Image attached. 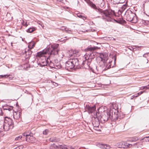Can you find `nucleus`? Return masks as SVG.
<instances>
[{
  "mask_svg": "<svg viewBox=\"0 0 149 149\" xmlns=\"http://www.w3.org/2000/svg\"><path fill=\"white\" fill-rule=\"evenodd\" d=\"M59 46L58 44H54L49 45L46 48L44 49L42 51L38 52L37 53L36 56L39 57L41 59H43L46 61H42V63H40V65L41 67H43L47 65V59H48V57H47L45 55L47 53L50 55H56L58 54V52L59 50L57 49Z\"/></svg>",
  "mask_w": 149,
  "mask_h": 149,
  "instance_id": "1",
  "label": "nucleus"
},
{
  "mask_svg": "<svg viewBox=\"0 0 149 149\" xmlns=\"http://www.w3.org/2000/svg\"><path fill=\"white\" fill-rule=\"evenodd\" d=\"M98 48L97 47L89 46L85 49V51L86 52V54L84 56L86 60L85 61H83L82 64H83L86 68L90 67V62L89 61V60L90 61L91 59L94 58L95 55L93 52Z\"/></svg>",
  "mask_w": 149,
  "mask_h": 149,
  "instance_id": "2",
  "label": "nucleus"
},
{
  "mask_svg": "<svg viewBox=\"0 0 149 149\" xmlns=\"http://www.w3.org/2000/svg\"><path fill=\"white\" fill-rule=\"evenodd\" d=\"M76 51H74L73 52L72 51L69 52V54L71 58L69 61L66 62L65 64V69L68 70L73 68L75 66L77 67L79 65L78 60L77 58H72L73 56H74L76 55Z\"/></svg>",
  "mask_w": 149,
  "mask_h": 149,
  "instance_id": "3",
  "label": "nucleus"
},
{
  "mask_svg": "<svg viewBox=\"0 0 149 149\" xmlns=\"http://www.w3.org/2000/svg\"><path fill=\"white\" fill-rule=\"evenodd\" d=\"M112 110H110L109 112L105 113L104 115L102 116L99 112H96V117L98 120L102 123H104L109 119H112V116H111V113Z\"/></svg>",
  "mask_w": 149,
  "mask_h": 149,
  "instance_id": "4",
  "label": "nucleus"
},
{
  "mask_svg": "<svg viewBox=\"0 0 149 149\" xmlns=\"http://www.w3.org/2000/svg\"><path fill=\"white\" fill-rule=\"evenodd\" d=\"M14 127V123L13 120L7 117H4L3 128L5 131H8L10 129H12Z\"/></svg>",
  "mask_w": 149,
  "mask_h": 149,
  "instance_id": "5",
  "label": "nucleus"
},
{
  "mask_svg": "<svg viewBox=\"0 0 149 149\" xmlns=\"http://www.w3.org/2000/svg\"><path fill=\"white\" fill-rule=\"evenodd\" d=\"M112 13L108 11V14L105 15V16L103 17V19L105 20L108 22H116L120 24H122L125 23L126 22L125 21L123 20L122 18H120L117 19V20L113 19L112 18Z\"/></svg>",
  "mask_w": 149,
  "mask_h": 149,
  "instance_id": "6",
  "label": "nucleus"
},
{
  "mask_svg": "<svg viewBox=\"0 0 149 149\" xmlns=\"http://www.w3.org/2000/svg\"><path fill=\"white\" fill-rule=\"evenodd\" d=\"M92 7L95 9L97 12L102 15V18L103 19V17L105 16V15L108 14V10H103L100 8H97L96 5L94 4H93L92 5Z\"/></svg>",
  "mask_w": 149,
  "mask_h": 149,
  "instance_id": "7",
  "label": "nucleus"
},
{
  "mask_svg": "<svg viewBox=\"0 0 149 149\" xmlns=\"http://www.w3.org/2000/svg\"><path fill=\"white\" fill-rule=\"evenodd\" d=\"M59 148H61L63 149H74V148L71 146H68V147H66L65 146L63 147L61 145L57 146L54 143L51 145L50 147V149H57Z\"/></svg>",
  "mask_w": 149,
  "mask_h": 149,
  "instance_id": "8",
  "label": "nucleus"
},
{
  "mask_svg": "<svg viewBox=\"0 0 149 149\" xmlns=\"http://www.w3.org/2000/svg\"><path fill=\"white\" fill-rule=\"evenodd\" d=\"M136 14L133 13L132 11L130 12V13L127 15L126 20L129 21L131 22L132 23H135L136 22L134 21V19Z\"/></svg>",
  "mask_w": 149,
  "mask_h": 149,
  "instance_id": "9",
  "label": "nucleus"
},
{
  "mask_svg": "<svg viewBox=\"0 0 149 149\" xmlns=\"http://www.w3.org/2000/svg\"><path fill=\"white\" fill-rule=\"evenodd\" d=\"M96 107L95 106L91 107L86 105V110L89 113H92L96 110Z\"/></svg>",
  "mask_w": 149,
  "mask_h": 149,
  "instance_id": "10",
  "label": "nucleus"
},
{
  "mask_svg": "<svg viewBox=\"0 0 149 149\" xmlns=\"http://www.w3.org/2000/svg\"><path fill=\"white\" fill-rule=\"evenodd\" d=\"M25 139L26 141L29 143H33L35 141V138L32 135H31L30 134L29 135H26Z\"/></svg>",
  "mask_w": 149,
  "mask_h": 149,
  "instance_id": "11",
  "label": "nucleus"
},
{
  "mask_svg": "<svg viewBox=\"0 0 149 149\" xmlns=\"http://www.w3.org/2000/svg\"><path fill=\"white\" fill-rule=\"evenodd\" d=\"M110 110L112 111L111 113H113L112 115H111V116H112V118H114V119H118L119 118V113L118 111L115 109L113 110Z\"/></svg>",
  "mask_w": 149,
  "mask_h": 149,
  "instance_id": "12",
  "label": "nucleus"
},
{
  "mask_svg": "<svg viewBox=\"0 0 149 149\" xmlns=\"http://www.w3.org/2000/svg\"><path fill=\"white\" fill-rule=\"evenodd\" d=\"M32 52L30 49H25L24 53L23 52V54H25V58L27 59L29 58L32 54Z\"/></svg>",
  "mask_w": 149,
  "mask_h": 149,
  "instance_id": "13",
  "label": "nucleus"
},
{
  "mask_svg": "<svg viewBox=\"0 0 149 149\" xmlns=\"http://www.w3.org/2000/svg\"><path fill=\"white\" fill-rule=\"evenodd\" d=\"M97 146L101 148L104 149H110L111 148V147L108 145L104 144H101L99 143L97 145Z\"/></svg>",
  "mask_w": 149,
  "mask_h": 149,
  "instance_id": "14",
  "label": "nucleus"
},
{
  "mask_svg": "<svg viewBox=\"0 0 149 149\" xmlns=\"http://www.w3.org/2000/svg\"><path fill=\"white\" fill-rule=\"evenodd\" d=\"M100 57L101 59V60L104 62L107 61L108 59V57L106 53H100Z\"/></svg>",
  "mask_w": 149,
  "mask_h": 149,
  "instance_id": "15",
  "label": "nucleus"
},
{
  "mask_svg": "<svg viewBox=\"0 0 149 149\" xmlns=\"http://www.w3.org/2000/svg\"><path fill=\"white\" fill-rule=\"evenodd\" d=\"M96 118H95L94 120L93 121L92 124L94 128H95L96 130H97V128L98 127L99 125V121L100 120H98Z\"/></svg>",
  "mask_w": 149,
  "mask_h": 149,
  "instance_id": "16",
  "label": "nucleus"
},
{
  "mask_svg": "<svg viewBox=\"0 0 149 149\" xmlns=\"http://www.w3.org/2000/svg\"><path fill=\"white\" fill-rule=\"evenodd\" d=\"M97 4L102 8L103 7L104 5V0H97Z\"/></svg>",
  "mask_w": 149,
  "mask_h": 149,
  "instance_id": "17",
  "label": "nucleus"
},
{
  "mask_svg": "<svg viewBox=\"0 0 149 149\" xmlns=\"http://www.w3.org/2000/svg\"><path fill=\"white\" fill-rule=\"evenodd\" d=\"M118 146H119V147L120 148H127V146H126V142L123 141L119 143Z\"/></svg>",
  "mask_w": 149,
  "mask_h": 149,
  "instance_id": "18",
  "label": "nucleus"
},
{
  "mask_svg": "<svg viewBox=\"0 0 149 149\" xmlns=\"http://www.w3.org/2000/svg\"><path fill=\"white\" fill-rule=\"evenodd\" d=\"M49 141L52 142H57L59 141V139L56 137H52L49 139Z\"/></svg>",
  "mask_w": 149,
  "mask_h": 149,
  "instance_id": "19",
  "label": "nucleus"
},
{
  "mask_svg": "<svg viewBox=\"0 0 149 149\" xmlns=\"http://www.w3.org/2000/svg\"><path fill=\"white\" fill-rule=\"evenodd\" d=\"M12 107H9L8 106H4L3 107V109L4 110H8L9 111L13 109Z\"/></svg>",
  "mask_w": 149,
  "mask_h": 149,
  "instance_id": "20",
  "label": "nucleus"
},
{
  "mask_svg": "<svg viewBox=\"0 0 149 149\" xmlns=\"http://www.w3.org/2000/svg\"><path fill=\"white\" fill-rule=\"evenodd\" d=\"M77 16L78 17L83 19L84 20L86 19V17L83 15V14L78 13L77 14Z\"/></svg>",
  "mask_w": 149,
  "mask_h": 149,
  "instance_id": "21",
  "label": "nucleus"
},
{
  "mask_svg": "<svg viewBox=\"0 0 149 149\" xmlns=\"http://www.w3.org/2000/svg\"><path fill=\"white\" fill-rule=\"evenodd\" d=\"M36 29L34 27H30L27 30V32L28 33H32L35 31Z\"/></svg>",
  "mask_w": 149,
  "mask_h": 149,
  "instance_id": "22",
  "label": "nucleus"
},
{
  "mask_svg": "<svg viewBox=\"0 0 149 149\" xmlns=\"http://www.w3.org/2000/svg\"><path fill=\"white\" fill-rule=\"evenodd\" d=\"M141 145H142V144L141 142H137L133 144L134 146H136L137 148L141 146Z\"/></svg>",
  "mask_w": 149,
  "mask_h": 149,
  "instance_id": "23",
  "label": "nucleus"
},
{
  "mask_svg": "<svg viewBox=\"0 0 149 149\" xmlns=\"http://www.w3.org/2000/svg\"><path fill=\"white\" fill-rule=\"evenodd\" d=\"M138 140V139L137 137H134L131 139L129 141L130 142H134Z\"/></svg>",
  "mask_w": 149,
  "mask_h": 149,
  "instance_id": "24",
  "label": "nucleus"
},
{
  "mask_svg": "<svg viewBox=\"0 0 149 149\" xmlns=\"http://www.w3.org/2000/svg\"><path fill=\"white\" fill-rule=\"evenodd\" d=\"M149 89V85L146 86H142L140 88V89L141 90L144 89Z\"/></svg>",
  "mask_w": 149,
  "mask_h": 149,
  "instance_id": "25",
  "label": "nucleus"
},
{
  "mask_svg": "<svg viewBox=\"0 0 149 149\" xmlns=\"http://www.w3.org/2000/svg\"><path fill=\"white\" fill-rule=\"evenodd\" d=\"M105 39H104L105 40H115V39L112 37H104Z\"/></svg>",
  "mask_w": 149,
  "mask_h": 149,
  "instance_id": "26",
  "label": "nucleus"
},
{
  "mask_svg": "<svg viewBox=\"0 0 149 149\" xmlns=\"http://www.w3.org/2000/svg\"><path fill=\"white\" fill-rule=\"evenodd\" d=\"M143 92H144L143 91H141L140 92L138 93L136 95H134L133 96L134 97H138V96L142 94L143 93Z\"/></svg>",
  "mask_w": 149,
  "mask_h": 149,
  "instance_id": "27",
  "label": "nucleus"
},
{
  "mask_svg": "<svg viewBox=\"0 0 149 149\" xmlns=\"http://www.w3.org/2000/svg\"><path fill=\"white\" fill-rule=\"evenodd\" d=\"M128 48L131 51H134L135 50V47H134V46H133V47L129 46L128 47Z\"/></svg>",
  "mask_w": 149,
  "mask_h": 149,
  "instance_id": "28",
  "label": "nucleus"
},
{
  "mask_svg": "<svg viewBox=\"0 0 149 149\" xmlns=\"http://www.w3.org/2000/svg\"><path fill=\"white\" fill-rule=\"evenodd\" d=\"M142 140H145L146 142H149V136L145 137Z\"/></svg>",
  "mask_w": 149,
  "mask_h": 149,
  "instance_id": "29",
  "label": "nucleus"
},
{
  "mask_svg": "<svg viewBox=\"0 0 149 149\" xmlns=\"http://www.w3.org/2000/svg\"><path fill=\"white\" fill-rule=\"evenodd\" d=\"M49 132V130H48L46 129L43 132V134L45 135H46L47 134V133Z\"/></svg>",
  "mask_w": 149,
  "mask_h": 149,
  "instance_id": "30",
  "label": "nucleus"
},
{
  "mask_svg": "<svg viewBox=\"0 0 149 149\" xmlns=\"http://www.w3.org/2000/svg\"><path fill=\"white\" fill-rule=\"evenodd\" d=\"M23 138L22 136L20 135V136H19L15 138V140H19L20 139H21V138Z\"/></svg>",
  "mask_w": 149,
  "mask_h": 149,
  "instance_id": "31",
  "label": "nucleus"
},
{
  "mask_svg": "<svg viewBox=\"0 0 149 149\" xmlns=\"http://www.w3.org/2000/svg\"><path fill=\"white\" fill-rule=\"evenodd\" d=\"M146 12H146H145L144 13H145L147 16H149V8H148L147 9Z\"/></svg>",
  "mask_w": 149,
  "mask_h": 149,
  "instance_id": "32",
  "label": "nucleus"
},
{
  "mask_svg": "<svg viewBox=\"0 0 149 149\" xmlns=\"http://www.w3.org/2000/svg\"><path fill=\"white\" fill-rule=\"evenodd\" d=\"M8 75H0V77L1 78H7L8 77Z\"/></svg>",
  "mask_w": 149,
  "mask_h": 149,
  "instance_id": "33",
  "label": "nucleus"
},
{
  "mask_svg": "<svg viewBox=\"0 0 149 149\" xmlns=\"http://www.w3.org/2000/svg\"><path fill=\"white\" fill-rule=\"evenodd\" d=\"M126 146H127V148H130L132 147V145L126 142Z\"/></svg>",
  "mask_w": 149,
  "mask_h": 149,
  "instance_id": "34",
  "label": "nucleus"
},
{
  "mask_svg": "<svg viewBox=\"0 0 149 149\" xmlns=\"http://www.w3.org/2000/svg\"><path fill=\"white\" fill-rule=\"evenodd\" d=\"M35 42H31L30 44V45H32L31 47V49L33 48V47H34L35 45Z\"/></svg>",
  "mask_w": 149,
  "mask_h": 149,
  "instance_id": "35",
  "label": "nucleus"
},
{
  "mask_svg": "<svg viewBox=\"0 0 149 149\" xmlns=\"http://www.w3.org/2000/svg\"><path fill=\"white\" fill-rule=\"evenodd\" d=\"M134 47H135V50H136V49L137 48H141L143 47L142 46H134Z\"/></svg>",
  "mask_w": 149,
  "mask_h": 149,
  "instance_id": "36",
  "label": "nucleus"
},
{
  "mask_svg": "<svg viewBox=\"0 0 149 149\" xmlns=\"http://www.w3.org/2000/svg\"><path fill=\"white\" fill-rule=\"evenodd\" d=\"M148 55H149V53H147L143 54V57H144L146 58L147 56H148Z\"/></svg>",
  "mask_w": 149,
  "mask_h": 149,
  "instance_id": "37",
  "label": "nucleus"
},
{
  "mask_svg": "<svg viewBox=\"0 0 149 149\" xmlns=\"http://www.w3.org/2000/svg\"><path fill=\"white\" fill-rule=\"evenodd\" d=\"M29 134H27L26 132L24 133L23 134V138H22L23 139V140H24V139H25V137H26V135H29Z\"/></svg>",
  "mask_w": 149,
  "mask_h": 149,
  "instance_id": "38",
  "label": "nucleus"
},
{
  "mask_svg": "<svg viewBox=\"0 0 149 149\" xmlns=\"http://www.w3.org/2000/svg\"><path fill=\"white\" fill-rule=\"evenodd\" d=\"M113 58L114 59V63H115V62L116 60V55H114L113 57Z\"/></svg>",
  "mask_w": 149,
  "mask_h": 149,
  "instance_id": "39",
  "label": "nucleus"
},
{
  "mask_svg": "<svg viewBox=\"0 0 149 149\" xmlns=\"http://www.w3.org/2000/svg\"><path fill=\"white\" fill-rule=\"evenodd\" d=\"M3 113L2 112V109L1 108H0V115H2Z\"/></svg>",
  "mask_w": 149,
  "mask_h": 149,
  "instance_id": "40",
  "label": "nucleus"
},
{
  "mask_svg": "<svg viewBox=\"0 0 149 149\" xmlns=\"http://www.w3.org/2000/svg\"><path fill=\"white\" fill-rule=\"evenodd\" d=\"M28 25V24H27V22L25 23V24H24V25H25L26 26H27Z\"/></svg>",
  "mask_w": 149,
  "mask_h": 149,
  "instance_id": "41",
  "label": "nucleus"
},
{
  "mask_svg": "<svg viewBox=\"0 0 149 149\" xmlns=\"http://www.w3.org/2000/svg\"><path fill=\"white\" fill-rule=\"evenodd\" d=\"M111 68V66H110V65H109V67H108V68Z\"/></svg>",
  "mask_w": 149,
  "mask_h": 149,
  "instance_id": "42",
  "label": "nucleus"
},
{
  "mask_svg": "<svg viewBox=\"0 0 149 149\" xmlns=\"http://www.w3.org/2000/svg\"><path fill=\"white\" fill-rule=\"evenodd\" d=\"M145 4H143V7H145Z\"/></svg>",
  "mask_w": 149,
  "mask_h": 149,
  "instance_id": "43",
  "label": "nucleus"
}]
</instances>
